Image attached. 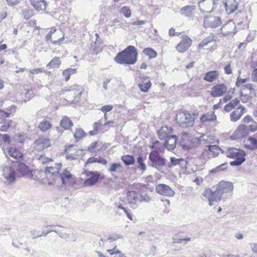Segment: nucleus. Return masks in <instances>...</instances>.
<instances>
[{"mask_svg": "<svg viewBox=\"0 0 257 257\" xmlns=\"http://www.w3.org/2000/svg\"><path fill=\"white\" fill-rule=\"evenodd\" d=\"M22 175H26L30 172L29 167L25 163L16 161L12 163V166H5L3 169V175L9 184L14 183L16 180L17 172Z\"/></svg>", "mask_w": 257, "mask_h": 257, "instance_id": "f257e3e1", "label": "nucleus"}, {"mask_svg": "<svg viewBox=\"0 0 257 257\" xmlns=\"http://www.w3.org/2000/svg\"><path fill=\"white\" fill-rule=\"evenodd\" d=\"M138 52L137 48L132 45L127 46L119 52L114 58V61L119 64L134 65L138 60Z\"/></svg>", "mask_w": 257, "mask_h": 257, "instance_id": "f03ea898", "label": "nucleus"}, {"mask_svg": "<svg viewBox=\"0 0 257 257\" xmlns=\"http://www.w3.org/2000/svg\"><path fill=\"white\" fill-rule=\"evenodd\" d=\"M149 159L150 166L158 170H161L165 166L167 161L165 158L160 155L159 151L158 150L152 151L150 153Z\"/></svg>", "mask_w": 257, "mask_h": 257, "instance_id": "7ed1b4c3", "label": "nucleus"}, {"mask_svg": "<svg viewBox=\"0 0 257 257\" xmlns=\"http://www.w3.org/2000/svg\"><path fill=\"white\" fill-rule=\"evenodd\" d=\"M175 119L179 125L183 128L192 126L194 123V118L187 111L178 113L176 116Z\"/></svg>", "mask_w": 257, "mask_h": 257, "instance_id": "20e7f679", "label": "nucleus"}, {"mask_svg": "<svg viewBox=\"0 0 257 257\" xmlns=\"http://www.w3.org/2000/svg\"><path fill=\"white\" fill-rule=\"evenodd\" d=\"M87 177L84 181L85 186H92L95 185L99 180L102 179L100 173L97 171L84 170L83 173Z\"/></svg>", "mask_w": 257, "mask_h": 257, "instance_id": "39448f33", "label": "nucleus"}, {"mask_svg": "<svg viewBox=\"0 0 257 257\" xmlns=\"http://www.w3.org/2000/svg\"><path fill=\"white\" fill-rule=\"evenodd\" d=\"M221 25L220 18L213 16H205L203 26L205 28H216Z\"/></svg>", "mask_w": 257, "mask_h": 257, "instance_id": "423d86ee", "label": "nucleus"}, {"mask_svg": "<svg viewBox=\"0 0 257 257\" xmlns=\"http://www.w3.org/2000/svg\"><path fill=\"white\" fill-rule=\"evenodd\" d=\"M248 127L244 124H241L232 134L231 138L233 140H236L245 137L248 134Z\"/></svg>", "mask_w": 257, "mask_h": 257, "instance_id": "0eeeda50", "label": "nucleus"}, {"mask_svg": "<svg viewBox=\"0 0 257 257\" xmlns=\"http://www.w3.org/2000/svg\"><path fill=\"white\" fill-rule=\"evenodd\" d=\"M156 191L157 193L168 197H173L175 195V192L171 188L164 184H159L156 186Z\"/></svg>", "mask_w": 257, "mask_h": 257, "instance_id": "6e6552de", "label": "nucleus"}, {"mask_svg": "<svg viewBox=\"0 0 257 257\" xmlns=\"http://www.w3.org/2000/svg\"><path fill=\"white\" fill-rule=\"evenodd\" d=\"M227 90V87L223 83L214 85L211 89L210 95L213 97L222 96Z\"/></svg>", "mask_w": 257, "mask_h": 257, "instance_id": "1a4fd4ad", "label": "nucleus"}, {"mask_svg": "<svg viewBox=\"0 0 257 257\" xmlns=\"http://www.w3.org/2000/svg\"><path fill=\"white\" fill-rule=\"evenodd\" d=\"M224 154L227 157L232 159L238 158L242 156L245 158L246 155L244 151L235 148H228Z\"/></svg>", "mask_w": 257, "mask_h": 257, "instance_id": "9d476101", "label": "nucleus"}, {"mask_svg": "<svg viewBox=\"0 0 257 257\" xmlns=\"http://www.w3.org/2000/svg\"><path fill=\"white\" fill-rule=\"evenodd\" d=\"M192 43V40L187 36L183 38L176 47L177 50L180 53L185 52L188 49Z\"/></svg>", "mask_w": 257, "mask_h": 257, "instance_id": "9b49d317", "label": "nucleus"}, {"mask_svg": "<svg viewBox=\"0 0 257 257\" xmlns=\"http://www.w3.org/2000/svg\"><path fill=\"white\" fill-rule=\"evenodd\" d=\"M206 148L207 149H204L203 150L201 155V158L204 157L205 154L207 153L208 151L212 153L213 157L217 156L220 152H221L222 154H225V151L221 149L218 146L216 145H207L206 146Z\"/></svg>", "mask_w": 257, "mask_h": 257, "instance_id": "f8f14e48", "label": "nucleus"}, {"mask_svg": "<svg viewBox=\"0 0 257 257\" xmlns=\"http://www.w3.org/2000/svg\"><path fill=\"white\" fill-rule=\"evenodd\" d=\"M82 92V89L81 86L78 85H74L72 86L70 89L69 90L68 96L72 95L74 99L70 101L71 104H75L74 102L75 99H77L76 101L80 98Z\"/></svg>", "mask_w": 257, "mask_h": 257, "instance_id": "ddd939ff", "label": "nucleus"}, {"mask_svg": "<svg viewBox=\"0 0 257 257\" xmlns=\"http://www.w3.org/2000/svg\"><path fill=\"white\" fill-rule=\"evenodd\" d=\"M3 150L7 157L10 156L14 159H18L23 156V154L16 148L7 147L6 149L3 148Z\"/></svg>", "mask_w": 257, "mask_h": 257, "instance_id": "4468645a", "label": "nucleus"}, {"mask_svg": "<svg viewBox=\"0 0 257 257\" xmlns=\"http://www.w3.org/2000/svg\"><path fill=\"white\" fill-rule=\"evenodd\" d=\"M221 31L223 36L229 35L231 33L235 34L236 33V25L235 23L229 21L228 23L222 26Z\"/></svg>", "mask_w": 257, "mask_h": 257, "instance_id": "2eb2a0df", "label": "nucleus"}, {"mask_svg": "<svg viewBox=\"0 0 257 257\" xmlns=\"http://www.w3.org/2000/svg\"><path fill=\"white\" fill-rule=\"evenodd\" d=\"M173 129L171 127L163 126L157 132L158 137L160 140H165L172 135Z\"/></svg>", "mask_w": 257, "mask_h": 257, "instance_id": "dca6fc26", "label": "nucleus"}, {"mask_svg": "<svg viewBox=\"0 0 257 257\" xmlns=\"http://www.w3.org/2000/svg\"><path fill=\"white\" fill-rule=\"evenodd\" d=\"M142 81L138 84V86L141 91L144 92H148L152 86V83L149 80V78L144 76H140Z\"/></svg>", "mask_w": 257, "mask_h": 257, "instance_id": "f3484780", "label": "nucleus"}, {"mask_svg": "<svg viewBox=\"0 0 257 257\" xmlns=\"http://www.w3.org/2000/svg\"><path fill=\"white\" fill-rule=\"evenodd\" d=\"M223 5L228 14L234 13L238 8V3L235 0H223Z\"/></svg>", "mask_w": 257, "mask_h": 257, "instance_id": "a211bd4d", "label": "nucleus"}, {"mask_svg": "<svg viewBox=\"0 0 257 257\" xmlns=\"http://www.w3.org/2000/svg\"><path fill=\"white\" fill-rule=\"evenodd\" d=\"M217 188L223 194L231 192L233 185L231 182L221 181L217 184Z\"/></svg>", "mask_w": 257, "mask_h": 257, "instance_id": "6ab92c4d", "label": "nucleus"}, {"mask_svg": "<svg viewBox=\"0 0 257 257\" xmlns=\"http://www.w3.org/2000/svg\"><path fill=\"white\" fill-rule=\"evenodd\" d=\"M165 141L163 144L164 147L169 151L173 150L176 146L177 137L172 134Z\"/></svg>", "mask_w": 257, "mask_h": 257, "instance_id": "aec40b11", "label": "nucleus"}, {"mask_svg": "<svg viewBox=\"0 0 257 257\" xmlns=\"http://www.w3.org/2000/svg\"><path fill=\"white\" fill-rule=\"evenodd\" d=\"M31 4L38 12H44L47 7V3L45 0H30Z\"/></svg>", "mask_w": 257, "mask_h": 257, "instance_id": "412c9836", "label": "nucleus"}, {"mask_svg": "<svg viewBox=\"0 0 257 257\" xmlns=\"http://www.w3.org/2000/svg\"><path fill=\"white\" fill-rule=\"evenodd\" d=\"M140 192L128 191L127 195V200L129 204L136 205L139 203Z\"/></svg>", "mask_w": 257, "mask_h": 257, "instance_id": "4be33fe9", "label": "nucleus"}, {"mask_svg": "<svg viewBox=\"0 0 257 257\" xmlns=\"http://www.w3.org/2000/svg\"><path fill=\"white\" fill-rule=\"evenodd\" d=\"M245 110V107L239 105L236 110H234L230 114V120L232 121H237L242 115Z\"/></svg>", "mask_w": 257, "mask_h": 257, "instance_id": "5701e85b", "label": "nucleus"}, {"mask_svg": "<svg viewBox=\"0 0 257 257\" xmlns=\"http://www.w3.org/2000/svg\"><path fill=\"white\" fill-rule=\"evenodd\" d=\"M35 144L37 150H44L50 146L49 140L45 138H40L35 142Z\"/></svg>", "mask_w": 257, "mask_h": 257, "instance_id": "b1692460", "label": "nucleus"}, {"mask_svg": "<svg viewBox=\"0 0 257 257\" xmlns=\"http://www.w3.org/2000/svg\"><path fill=\"white\" fill-rule=\"evenodd\" d=\"M219 75L217 71H210L205 73L203 80L208 82H212L218 77Z\"/></svg>", "mask_w": 257, "mask_h": 257, "instance_id": "393cba45", "label": "nucleus"}, {"mask_svg": "<svg viewBox=\"0 0 257 257\" xmlns=\"http://www.w3.org/2000/svg\"><path fill=\"white\" fill-rule=\"evenodd\" d=\"M217 117L214 111H212L203 114L200 117V120L202 123H205L209 121H213L216 119Z\"/></svg>", "mask_w": 257, "mask_h": 257, "instance_id": "a878e982", "label": "nucleus"}, {"mask_svg": "<svg viewBox=\"0 0 257 257\" xmlns=\"http://www.w3.org/2000/svg\"><path fill=\"white\" fill-rule=\"evenodd\" d=\"M62 181L63 185H66L67 183L70 185L71 180L72 178V175L67 169H65L62 173L59 174Z\"/></svg>", "mask_w": 257, "mask_h": 257, "instance_id": "bb28decb", "label": "nucleus"}, {"mask_svg": "<svg viewBox=\"0 0 257 257\" xmlns=\"http://www.w3.org/2000/svg\"><path fill=\"white\" fill-rule=\"evenodd\" d=\"M0 116V130L3 132H7L12 123V120Z\"/></svg>", "mask_w": 257, "mask_h": 257, "instance_id": "cd10ccee", "label": "nucleus"}, {"mask_svg": "<svg viewBox=\"0 0 257 257\" xmlns=\"http://www.w3.org/2000/svg\"><path fill=\"white\" fill-rule=\"evenodd\" d=\"M195 10L194 6L187 5L180 9V13L181 15L186 17H190Z\"/></svg>", "mask_w": 257, "mask_h": 257, "instance_id": "c85d7f7f", "label": "nucleus"}, {"mask_svg": "<svg viewBox=\"0 0 257 257\" xmlns=\"http://www.w3.org/2000/svg\"><path fill=\"white\" fill-rule=\"evenodd\" d=\"M17 106L12 105L9 108H7V110L0 109V116L8 117H10L11 114H14L16 112Z\"/></svg>", "mask_w": 257, "mask_h": 257, "instance_id": "c756f323", "label": "nucleus"}, {"mask_svg": "<svg viewBox=\"0 0 257 257\" xmlns=\"http://www.w3.org/2000/svg\"><path fill=\"white\" fill-rule=\"evenodd\" d=\"M60 125L65 130H69L72 126L73 123L68 116H64L60 121Z\"/></svg>", "mask_w": 257, "mask_h": 257, "instance_id": "7c9ffc66", "label": "nucleus"}, {"mask_svg": "<svg viewBox=\"0 0 257 257\" xmlns=\"http://www.w3.org/2000/svg\"><path fill=\"white\" fill-rule=\"evenodd\" d=\"M108 171L110 173H121L123 171V166L120 163H112Z\"/></svg>", "mask_w": 257, "mask_h": 257, "instance_id": "2f4dec72", "label": "nucleus"}, {"mask_svg": "<svg viewBox=\"0 0 257 257\" xmlns=\"http://www.w3.org/2000/svg\"><path fill=\"white\" fill-rule=\"evenodd\" d=\"M183 163H186V161L184 159L179 158L177 159L175 157H171L170 158V162L168 164L167 167L169 168H171L174 166H176L178 165L182 166L183 165Z\"/></svg>", "mask_w": 257, "mask_h": 257, "instance_id": "473e14b6", "label": "nucleus"}, {"mask_svg": "<svg viewBox=\"0 0 257 257\" xmlns=\"http://www.w3.org/2000/svg\"><path fill=\"white\" fill-rule=\"evenodd\" d=\"M121 160L126 166L133 165L135 163V159L133 156L130 155H123L121 157Z\"/></svg>", "mask_w": 257, "mask_h": 257, "instance_id": "72a5a7b5", "label": "nucleus"}, {"mask_svg": "<svg viewBox=\"0 0 257 257\" xmlns=\"http://www.w3.org/2000/svg\"><path fill=\"white\" fill-rule=\"evenodd\" d=\"M61 64L60 58L58 57H54L47 65V67L58 68Z\"/></svg>", "mask_w": 257, "mask_h": 257, "instance_id": "f704fd0d", "label": "nucleus"}, {"mask_svg": "<svg viewBox=\"0 0 257 257\" xmlns=\"http://www.w3.org/2000/svg\"><path fill=\"white\" fill-rule=\"evenodd\" d=\"M239 99L236 98L226 104L224 107V110L226 112H229L232 110L233 108L236 106L239 103Z\"/></svg>", "mask_w": 257, "mask_h": 257, "instance_id": "c9c22d12", "label": "nucleus"}, {"mask_svg": "<svg viewBox=\"0 0 257 257\" xmlns=\"http://www.w3.org/2000/svg\"><path fill=\"white\" fill-rule=\"evenodd\" d=\"M143 52L145 55L148 56L150 59L155 58L157 56V52L152 48H145Z\"/></svg>", "mask_w": 257, "mask_h": 257, "instance_id": "e433bc0d", "label": "nucleus"}, {"mask_svg": "<svg viewBox=\"0 0 257 257\" xmlns=\"http://www.w3.org/2000/svg\"><path fill=\"white\" fill-rule=\"evenodd\" d=\"M227 167V163H224L222 164L221 165L217 166L216 167L211 169L209 171L210 174H213L218 173L219 172L225 171Z\"/></svg>", "mask_w": 257, "mask_h": 257, "instance_id": "4c0bfd02", "label": "nucleus"}, {"mask_svg": "<svg viewBox=\"0 0 257 257\" xmlns=\"http://www.w3.org/2000/svg\"><path fill=\"white\" fill-rule=\"evenodd\" d=\"M52 126L51 123L47 120H43L39 124L38 128L42 132H46Z\"/></svg>", "mask_w": 257, "mask_h": 257, "instance_id": "58836bf2", "label": "nucleus"}, {"mask_svg": "<svg viewBox=\"0 0 257 257\" xmlns=\"http://www.w3.org/2000/svg\"><path fill=\"white\" fill-rule=\"evenodd\" d=\"M73 145H70L68 148H66V147H65V152H67V154H66V156L67 160H76L77 159L76 153H77L78 151H75L74 153H70L69 152H68V150L70 151V148H73Z\"/></svg>", "mask_w": 257, "mask_h": 257, "instance_id": "ea45409f", "label": "nucleus"}, {"mask_svg": "<svg viewBox=\"0 0 257 257\" xmlns=\"http://www.w3.org/2000/svg\"><path fill=\"white\" fill-rule=\"evenodd\" d=\"M215 41L214 36L210 35L206 38L204 39L198 45V48H203L204 46L207 45L209 43Z\"/></svg>", "mask_w": 257, "mask_h": 257, "instance_id": "a19ab883", "label": "nucleus"}, {"mask_svg": "<svg viewBox=\"0 0 257 257\" xmlns=\"http://www.w3.org/2000/svg\"><path fill=\"white\" fill-rule=\"evenodd\" d=\"M86 136L85 132L81 128H78L74 133L73 137L76 142H78L82 137Z\"/></svg>", "mask_w": 257, "mask_h": 257, "instance_id": "79ce46f5", "label": "nucleus"}, {"mask_svg": "<svg viewBox=\"0 0 257 257\" xmlns=\"http://www.w3.org/2000/svg\"><path fill=\"white\" fill-rule=\"evenodd\" d=\"M107 251L110 255H114L113 257H126L124 253H122L119 249L116 248L115 246L112 249H107Z\"/></svg>", "mask_w": 257, "mask_h": 257, "instance_id": "37998d69", "label": "nucleus"}, {"mask_svg": "<svg viewBox=\"0 0 257 257\" xmlns=\"http://www.w3.org/2000/svg\"><path fill=\"white\" fill-rule=\"evenodd\" d=\"M137 163L138 164V168L140 170L144 172L146 169V166L144 163V159L143 156L139 155L137 159Z\"/></svg>", "mask_w": 257, "mask_h": 257, "instance_id": "c03bdc74", "label": "nucleus"}, {"mask_svg": "<svg viewBox=\"0 0 257 257\" xmlns=\"http://www.w3.org/2000/svg\"><path fill=\"white\" fill-rule=\"evenodd\" d=\"M234 159L235 160L230 162V165L231 166L239 167L245 161V158L243 156L242 157H239Z\"/></svg>", "mask_w": 257, "mask_h": 257, "instance_id": "a18cd8bd", "label": "nucleus"}, {"mask_svg": "<svg viewBox=\"0 0 257 257\" xmlns=\"http://www.w3.org/2000/svg\"><path fill=\"white\" fill-rule=\"evenodd\" d=\"M120 13L123 15L126 18H128L131 16V11L128 7L123 6L120 9L119 11Z\"/></svg>", "mask_w": 257, "mask_h": 257, "instance_id": "49530a36", "label": "nucleus"}, {"mask_svg": "<svg viewBox=\"0 0 257 257\" xmlns=\"http://www.w3.org/2000/svg\"><path fill=\"white\" fill-rule=\"evenodd\" d=\"M122 238V235H121V234H115V235H114L113 236H109L107 239L101 238L100 241L99 242V244L100 246H101V242L100 241H102V243H103V242H106L107 241L109 240L115 241V240H116L117 239Z\"/></svg>", "mask_w": 257, "mask_h": 257, "instance_id": "de8ad7c7", "label": "nucleus"}, {"mask_svg": "<svg viewBox=\"0 0 257 257\" xmlns=\"http://www.w3.org/2000/svg\"><path fill=\"white\" fill-rule=\"evenodd\" d=\"M223 193L216 187L215 191L213 192L212 198L214 201L217 202L220 200Z\"/></svg>", "mask_w": 257, "mask_h": 257, "instance_id": "09e8293b", "label": "nucleus"}, {"mask_svg": "<svg viewBox=\"0 0 257 257\" xmlns=\"http://www.w3.org/2000/svg\"><path fill=\"white\" fill-rule=\"evenodd\" d=\"M30 233L33 239H36L41 236V231L37 228H32L30 229Z\"/></svg>", "mask_w": 257, "mask_h": 257, "instance_id": "8fccbe9b", "label": "nucleus"}, {"mask_svg": "<svg viewBox=\"0 0 257 257\" xmlns=\"http://www.w3.org/2000/svg\"><path fill=\"white\" fill-rule=\"evenodd\" d=\"M140 195L139 203L142 202H148L150 200L149 196L144 192L140 193Z\"/></svg>", "mask_w": 257, "mask_h": 257, "instance_id": "3c124183", "label": "nucleus"}, {"mask_svg": "<svg viewBox=\"0 0 257 257\" xmlns=\"http://www.w3.org/2000/svg\"><path fill=\"white\" fill-rule=\"evenodd\" d=\"M249 21L248 20L247 16H245L243 17V19L241 21L237 22L238 26H240L243 28L248 26Z\"/></svg>", "mask_w": 257, "mask_h": 257, "instance_id": "603ef678", "label": "nucleus"}, {"mask_svg": "<svg viewBox=\"0 0 257 257\" xmlns=\"http://www.w3.org/2000/svg\"><path fill=\"white\" fill-rule=\"evenodd\" d=\"M213 192L210 188H207L204 191L203 195L207 199L212 198Z\"/></svg>", "mask_w": 257, "mask_h": 257, "instance_id": "864d4df0", "label": "nucleus"}, {"mask_svg": "<svg viewBox=\"0 0 257 257\" xmlns=\"http://www.w3.org/2000/svg\"><path fill=\"white\" fill-rule=\"evenodd\" d=\"M247 140L250 142L253 148L255 150L257 149V139L255 137L249 136L248 137Z\"/></svg>", "mask_w": 257, "mask_h": 257, "instance_id": "5fc2aeb1", "label": "nucleus"}, {"mask_svg": "<svg viewBox=\"0 0 257 257\" xmlns=\"http://www.w3.org/2000/svg\"><path fill=\"white\" fill-rule=\"evenodd\" d=\"M113 108V107L112 105H105L101 107L100 110L104 113H106L107 112L111 111Z\"/></svg>", "mask_w": 257, "mask_h": 257, "instance_id": "6e6d98bb", "label": "nucleus"}, {"mask_svg": "<svg viewBox=\"0 0 257 257\" xmlns=\"http://www.w3.org/2000/svg\"><path fill=\"white\" fill-rule=\"evenodd\" d=\"M247 80V78H241L239 77V76H238L236 79V81L235 83L236 87H240L241 84H243L245 83Z\"/></svg>", "mask_w": 257, "mask_h": 257, "instance_id": "4d7b16f0", "label": "nucleus"}, {"mask_svg": "<svg viewBox=\"0 0 257 257\" xmlns=\"http://www.w3.org/2000/svg\"><path fill=\"white\" fill-rule=\"evenodd\" d=\"M1 137L4 143L7 144V145H10L11 142L10 137L8 134L2 135Z\"/></svg>", "mask_w": 257, "mask_h": 257, "instance_id": "13d9d810", "label": "nucleus"}, {"mask_svg": "<svg viewBox=\"0 0 257 257\" xmlns=\"http://www.w3.org/2000/svg\"><path fill=\"white\" fill-rule=\"evenodd\" d=\"M244 87L249 90L250 91V94H254L255 95V90L254 89L253 87V85L251 83H248L244 85Z\"/></svg>", "mask_w": 257, "mask_h": 257, "instance_id": "bf43d9fd", "label": "nucleus"}, {"mask_svg": "<svg viewBox=\"0 0 257 257\" xmlns=\"http://www.w3.org/2000/svg\"><path fill=\"white\" fill-rule=\"evenodd\" d=\"M44 72L45 70L43 68H38L29 70V72L32 74H38Z\"/></svg>", "mask_w": 257, "mask_h": 257, "instance_id": "052dcab7", "label": "nucleus"}, {"mask_svg": "<svg viewBox=\"0 0 257 257\" xmlns=\"http://www.w3.org/2000/svg\"><path fill=\"white\" fill-rule=\"evenodd\" d=\"M225 73L226 74H231L232 73V70L231 69V63H229L224 68Z\"/></svg>", "mask_w": 257, "mask_h": 257, "instance_id": "680f3d73", "label": "nucleus"}, {"mask_svg": "<svg viewBox=\"0 0 257 257\" xmlns=\"http://www.w3.org/2000/svg\"><path fill=\"white\" fill-rule=\"evenodd\" d=\"M39 160L42 162L43 164H46L49 162L52 161V159L50 158H46L45 157H43V156H41V157L39 158Z\"/></svg>", "mask_w": 257, "mask_h": 257, "instance_id": "e2e57ef3", "label": "nucleus"}, {"mask_svg": "<svg viewBox=\"0 0 257 257\" xmlns=\"http://www.w3.org/2000/svg\"><path fill=\"white\" fill-rule=\"evenodd\" d=\"M8 4L10 6H14L19 4L21 0H6Z\"/></svg>", "mask_w": 257, "mask_h": 257, "instance_id": "0e129e2a", "label": "nucleus"}, {"mask_svg": "<svg viewBox=\"0 0 257 257\" xmlns=\"http://www.w3.org/2000/svg\"><path fill=\"white\" fill-rule=\"evenodd\" d=\"M95 163H98L99 164H101L103 165H106L107 163V161L105 159L99 157L98 158H95Z\"/></svg>", "mask_w": 257, "mask_h": 257, "instance_id": "69168bd1", "label": "nucleus"}, {"mask_svg": "<svg viewBox=\"0 0 257 257\" xmlns=\"http://www.w3.org/2000/svg\"><path fill=\"white\" fill-rule=\"evenodd\" d=\"M252 81L257 82V68L254 69L251 74Z\"/></svg>", "mask_w": 257, "mask_h": 257, "instance_id": "338daca9", "label": "nucleus"}, {"mask_svg": "<svg viewBox=\"0 0 257 257\" xmlns=\"http://www.w3.org/2000/svg\"><path fill=\"white\" fill-rule=\"evenodd\" d=\"M254 123V124H251L249 125L247 127H248V132L250 131L251 132H254L257 130V124H256V122L255 121L253 122Z\"/></svg>", "mask_w": 257, "mask_h": 257, "instance_id": "774afa93", "label": "nucleus"}]
</instances>
